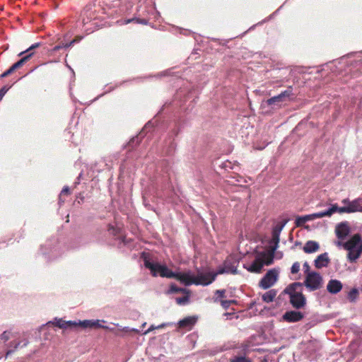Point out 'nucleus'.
Instances as JSON below:
<instances>
[{
  "label": "nucleus",
  "instance_id": "f257e3e1",
  "mask_svg": "<svg viewBox=\"0 0 362 362\" xmlns=\"http://www.w3.org/2000/svg\"><path fill=\"white\" fill-rule=\"evenodd\" d=\"M145 266L151 270L153 276H156L159 274L160 276L163 277L174 278L186 286L193 284L197 285H208L215 279L217 274L228 272L225 269H221L216 273H204L199 271L197 275L195 276L192 275L190 272L185 273H174L165 266L160 265L159 264H153L148 260L145 261Z\"/></svg>",
  "mask_w": 362,
  "mask_h": 362
},
{
  "label": "nucleus",
  "instance_id": "f03ea898",
  "mask_svg": "<svg viewBox=\"0 0 362 362\" xmlns=\"http://www.w3.org/2000/svg\"><path fill=\"white\" fill-rule=\"evenodd\" d=\"M40 46V43H35L28 48L25 51L20 53V56L26 54L19 61L14 63L9 69L5 71L0 75V80L4 81L6 78H8V83L4 85L0 89V90H8L11 87L18 81V77L16 74V71L21 68L26 62H28L33 55L32 52L34 49L37 48Z\"/></svg>",
  "mask_w": 362,
  "mask_h": 362
},
{
  "label": "nucleus",
  "instance_id": "7ed1b4c3",
  "mask_svg": "<svg viewBox=\"0 0 362 362\" xmlns=\"http://www.w3.org/2000/svg\"><path fill=\"white\" fill-rule=\"evenodd\" d=\"M344 248L348 251L347 257L351 262H355L362 252V240L359 234L354 235L344 243Z\"/></svg>",
  "mask_w": 362,
  "mask_h": 362
},
{
  "label": "nucleus",
  "instance_id": "20e7f679",
  "mask_svg": "<svg viewBox=\"0 0 362 362\" xmlns=\"http://www.w3.org/2000/svg\"><path fill=\"white\" fill-rule=\"evenodd\" d=\"M286 223V221H285V222L282 225H278L275 226L274 228L273 229L272 238L271 240L270 243L274 245L270 246V251L269 254L263 252V256L267 257L269 259L267 261H266L267 265H269L273 261L274 252L277 249L279 243L280 233Z\"/></svg>",
  "mask_w": 362,
  "mask_h": 362
},
{
  "label": "nucleus",
  "instance_id": "39448f33",
  "mask_svg": "<svg viewBox=\"0 0 362 362\" xmlns=\"http://www.w3.org/2000/svg\"><path fill=\"white\" fill-rule=\"evenodd\" d=\"M322 278L317 272L308 273L305 276V286L311 291H315L322 286Z\"/></svg>",
  "mask_w": 362,
  "mask_h": 362
},
{
  "label": "nucleus",
  "instance_id": "423d86ee",
  "mask_svg": "<svg viewBox=\"0 0 362 362\" xmlns=\"http://www.w3.org/2000/svg\"><path fill=\"white\" fill-rule=\"evenodd\" d=\"M278 272L275 269L269 270L259 282V286L264 289L269 288L277 281Z\"/></svg>",
  "mask_w": 362,
  "mask_h": 362
},
{
  "label": "nucleus",
  "instance_id": "0eeeda50",
  "mask_svg": "<svg viewBox=\"0 0 362 362\" xmlns=\"http://www.w3.org/2000/svg\"><path fill=\"white\" fill-rule=\"evenodd\" d=\"M315 74L316 76H315V79L320 81V83L317 86V88H322L323 87L321 84L328 83L334 79V75L331 74L330 70L327 67H324L320 70H317Z\"/></svg>",
  "mask_w": 362,
  "mask_h": 362
},
{
  "label": "nucleus",
  "instance_id": "6e6552de",
  "mask_svg": "<svg viewBox=\"0 0 362 362\" xmlns=\"http://www.w3.org/2000/svg\"><path fill=\"white\" fill-rule=\"evenodd\" d=\"M288 294L290 302L295 308L299 309L305 305V298L300 292L294 291Z\"/></svg>",
  "mask_w": 362,
  "mask_h": 362
},
{
  "label": "nucleus",
  "instance_id": "1a4fd4ad",
  "mask_svg": "<svg viewBox=\"0 0 362 362\" xmlns=\"http://www.w3.org/2000/svg\"><path fill=\"white\" fill-rule=\"evenodd\" d=\"M289 97L290 95L288 92H282L278 95L272 96L267 100L265 103L271 106H280L283 103L286 102Z\"/></svg>",
  "mask_w": 362,
  "mask_h": 362
},
{
  "label": "nucleus",
  "instance_id": "9d476101",
  "mask_svg": "<svg viewBox=\"0 0 362 362\" xmlns=\"http://www.w3.org/2000/svg\"><path fill=\"white\" fill-rule=\"evenodd\" d=\"M335 233L338 239L345 240L350 233V227L346 222H342L337 225Z\"/></svg>",
  "mask_w": 362,
  "mask_h": 362
},
{
  "label": "nucleus",
  "instance_id": "9b49d317",
  "mask_svg": "<svg viewBox=\"0 0 362 362\" xmlns=\"http://www.w3.org/2000/svg\"><path fill=\"white\" fill-rule=\"evenodd\" d=\"M268 259H269L267 257L263 256V252H262L260 254V256L254 261V262L252 263V264L251 265L250 268L248 270L252 272H260L263 265L267 264L266 261H267Z\"/></svg>",
  "mask_w": 362,
  "mask_h": 362
},
{
  "label": "nucleus",
  "instance_id": "f8f14e48",
  "mask_svg": "<svg viewBox=\"0 0 362 362\" xmlns=\"http://www.w3.org/2000/svg\"><path fill=\"white\" fill-rule=\"evenodd\" d=\"M342 288V284L336 279L330 280L327 286V289L329 293L336 294L339 293Z\"/></svg>",
  "mask_w": 362,
  "mask_h": 362
},
{
  "label": "nucleus",
  "instance_id": "ddd939ff",
  "mask_svg": "<svg viewBox=\"0 0 362 362\" xmlns=\"http://www.w3.org/2000/svg\"><path fill=\"white\" fill-rule=\"evenodd\" d=\"M303 315L300 312L298 311H289L286 312L284 315L283 318L288 322H297L303 318Z\"/></svg>",
  "mask_w": 362,
  "mask_h": 362
},
{
  "label": "nucleus",
  "instance_id": "4468645a",
  "mask_svg": "<svg viewBox=\"0 0 362 362\" xmlns=\"http://www.w3.org/2000/svg\"><path fill=\"white\" fill-rule=\"evenodd\" d=\"M329 262V259L327 253L322 254L319 255L317 259L315 260V266L317 269H321L322 267H325L328 265Z\"/></svg>",
  "mask_w": 362,
  "mask_h": 362
},
{
  "label": "nucleus",
  "instance_id": "2eb2a0df",
  "mask_svg": "<svg viewBox=\"0 0 362 362\" xmlns=\"http://www.w3.org/2000/svg\"><path fill=\"white\" fill-rule=\"evenodd\" d=\"M196 322H197V317H187L179 322V327L180 328L191 329L192 327L195 324Z\"/></svg>",
  "mask_w": 362,
  "mask_h": 362
},
{
  "label": "nucleus",
  "instance_id": "dca6fc26",
  "mask_svg": "<svg viewBox=\"0 0 362 362\" xmlns=\"http://www.w3.org/2000/svg\"><path fill=\"white\" fill-rule=\"evenodd\" d=\"M320 248L319 244L315 241H308L304 247H303V251L305 253H312L317 252Z\"/></svg>",
  "mask_w": 362,
  "mask_h": 362
},
{
  "label": "nucleus",
  "instance_id": "f3484780",
  "mask_svg": "<svg viewBox=\"0 0 362 362\" xmlns=\"http://www.w3.org/2000/svg\"><path fill=\"white\" fill-rule=\"evenodd\" d=\"M99 320H86L83 321H79L78 325L83 327H103V328H107V327L102 326L99 324Z\"/></svg>",
  "mask_w": 362,
  "mask_h": 362
},
{
  "label": "nucleus",
  "instance_id": "a211bd4d",
  "mask_svg": "<svg viewBox=\"0 0 362 362\" xmlns=\"http://www.w3.org/2000/svg\"><path fill=\"white\" fill-rule=\"evenodd\" d=\"M316 215H317V213L310 214V215H307L303 217H298L296 219V224L297 226H300L302 224H303L304 223H305L307 221L313 220L315 218H318V217H317Z\"/></svg>",
  "mask_w": 362,
  "mask_h": 362
},
{
  "label": "nucleus",
  "instance_id": "6ab92c4d",
  "mask_svg": "<svg viewBox=\"0 0 362 362\" xmlns=\"http://www.w3.org/2000/svg\"><path fill=\"white\" fill-rule=\"evenodd\" d=\"M339 207L337 205L334 204L330 208L329 210L322 212V213H317L316 216L318 218H322L324 216H330L333 213L338 211Z\"/></svg>",
  "mask_w": 362,
  "mask_h": 362
},
{
  "label": "nucleus",
  "instance_id": "aec40b11",
  "mask_svg": "<svg viewBox=\"0 0 362 362\" xmlns=\"http://www.w3.org/2000/svg\"><path fill=\"white\" fill-rule=\"evenodd\" d=\"M347 209L349 210V213H353V212H356L358 211H359V209H360L359 199H356L351 202H349Z\"/></svg>",
  "mask_w": 362,
  "mask_h": 362
},
{
  "label": "nucleus",
  "instance_id": "412c9836",
  "mask_svg": "<svg viewBox=\"0 0 362 362\" xmlns=\"http://www.w3.org/2000/svg\"><path fill=\"white\" fill-rule=\"evenodd\" d=\"M276 295V292L274 290H270L262 296V299L267 303L272 302Z\"/></svg>",
  "mask_w": 362,
  "mask_h": 362
},
{
  "label": "nucleus",
  "instance_id": "4be33fe9",
  "mask_svg": "<svg viewBox=\"0 0 362 362\" xmlns=\"http://www.w3.org/2000/svg\"><path fill=\"white\" fill-rule=\"evenodd\" d=\"M49 324H52L60 329H66V320H64L61 318H55L53 321L49 322Z\"/></svg>",
  "mask_w": 362,
  "mask_h": 362
},
{
  "label": "nucleus",
  "instance_id": "5701e85b",
  "mask_svg": "<svg viewBox=\"0 0 362 362\" xmlns=\"http://www.w3.org/2000/svg\"><path fill=\"white\" fill-rule=\"evenodd\" d=\"M302 286V284L300 283H294V284H292L291 285H290L285 291L286 293H291L292 291H297L298 288L299 287H301Z\"/></svg>",
  "mask_w": 362,
  "mask_h": 362
},
{
  "label": "nucleus",
  "instance_id": "b1692460",
  "mask_svg": "<svg viewBox=\"0 0 362 362\" xmlns=\"http://www.w3.org/2000/svg\"><path fill=\"white\" fill-rule=\"evenodd\" d=\"M302 286V284L300 283H294V284H292L291 285H290L285 291L286 293H291L292 291H297L298 288L299 287H301Z\"/></svg>",
  "mask_w": 362,
  "mask_h": 362
},
{
  "label": "nucleus",
  "instance_id": "393cba45",
  "mask_svg": "<svg viewBox=\"0 0 362 362\" xmlns=\"http://www.w3.org/2000/svg\"><path fill=\"white\" fill-rule=\"evenodd\" d=\"M358 295V291L356 288H353L351 291H349L348 294V298L351 302H354L356 299L357 298V296Z\"/></svg>",
  "mask_w": 362,
  "mask_h": 362
},
{
  "label": "nucleus",
  "instance_id": "a878e982",
  "mask_svg": "<svg viewBox=\"0 0 362 362\" xmlns=\"http://www.w3.org/2000/svg\"><path fill=\"white\" fill-rule=\"evenodd\" d=\"M230 362H251L249 359L243 356H237L230 359Z\"/></svg>",
  "mask_w": 362,
  "mask_h": 362
},
{
  "label": "nucleus",
  "instance_id": "bb28decb",
  "mask_svg": "<svg viewBox=\"0 0 362 362\" xmlns=\"http://www.w3.org/2000/svg\"><path fill=\"white\" fill-rule=\"evenodd\" d=\"M299 269H300V265L298 262H296L292 265L291 272L292 274H296L299 272Z\"/></svg>",
  "mask_w": 362,
  "mask_h": 362
},
{
  "label": "nucleus",
  "instance_id": "cd10ccee",
  "mask_svg": "<svg viewBox=\"0 0 362 362\" xmlns=\"http://www.w3.org/2000/svg\"><path fill=\"white\" fill-rule=\"evenodd\" d=\"M170 291L172 292L177 293V292H185L186 289H185V288H178L175 285H171Z\"/></svg>",
  "mask_w": 362,
  "mask_h": 362
},
{
  "label": "nucleus",
  "instance_id": "c85d7f7f",
  "mask_svg": "<svg viewBox=\"0 0 362 362\" xmlns=\"http://www.w3.org/2000/svg\"><path fill=\"white\" fill-rule=\"evenodd\" d=\"M187 300H188V297H187V296L182 297V298H177L176 299V301L178 304L184 303L187 302Z\"/></svg>",
  "mask_w": 362,
  "mask_h": 362
},
{
  "label": "nucleus",
  "instance_id": "c756f323",
  "mask_svg": "<svg viewBox=\"0 0 362 362\" xmlns=\"http://www.w3.org/2000/svg\"><path fill=\"white\" fill-rule=\"evenodd\" d=\"M66 328L69 327L78 326V322H74V321H66Z\"/></svg>",
  "mask_w": 362,
  "mask_h": 362
},
{
  "label": "nucleus",
  "instance_id": "7c9ffc66",
  "mask_svg": "<svg viewBox=\"0 0 362 362\" xmlns=\"http://www.w3.org/2000/svg\"><path fill=\"white\" fill-rule=\"evenodd\" d=\"M1 338L5 341H8L10 338L9 333H8L7 332H4L3 334L1 335Z\"/></svg>",
  "mask_w": 362,
  "mask_h": 362
},
{
  "label": "nucleus",
  "instance_id": "2f4dec72",
  "mask_svg": "<svg viewBox=\"0 0 362 362\" xmlns=\"http://www.w3.org/2000/svg\"><path fill=\"white\" fill-rule=\"evenodd\" d=\"M303 267L305 268V273L307 275L308 273H311L312 272H310V266L307 262H305L303 264Z\"/></svg>",
  "mask_w": 362,
  "mask_h": 362
},
{
  "label": "nucleus",
  "instance_id": "473e14b6",
  "mask_svg": "<svg viewBox=\"0 0 362 362\" xmlns=\"http://www.w3.org/2000/svg\"><path fill=\"white\" fill-rule=\"evenodd\" d=\"M338 212L340 213V214L349 213V210L347 209V206L339 207Z\"/></svg>",
  "mask_w": 362,
  "mask_h": 362
},
{
  "label": "nucleus",
  "instance_id": "72a5a7b5",
  "mask_svg": "<svg viewBox=\"0 0 362 362\" xmlns=\"http://www.w3.org/2000/svg\"><path fill=\"white\" fill-rule=\"evenodd\" d=\"M230 301L228 300H221V305L223 308H226L229 306Z\"/></svg>",
  "mask_w": 362,
  "mask_h": 362
},
{
  "label": "nucleus",
  "instance_id": "f704fd0d",
  "mask_svg": "<svg viewBox=\"0 0 362 362\" xmlns=\"http://www.w3.org/2000/svg\"><path fill=\"white\" fill-rule=\"evenodd\" d=\"M344 240H339L338 239L337 241L335 242V244L338 247L342 246L344 247V242H343Z\"/></svg>",
  "mask_w": 362,
  "mask_h": 362
},
{
  "label": "nucleus",
  "instance_id": "c9c22d12",
  "mask_svg": "<svg viewBox=\"0 0 362 362\" xmlns=\"http://www.w3.org/2000/svg\"><path fill=\"white\" fill-rule=\"evenodd\" d=\"M163 326H164L163 325H161L157 327V328L163 327ZM155 329H156V327L152 325L144 334H146Z\"/></svg>",
  "mask_w": 362,
  "mask_h": 362
},
{
  "label": "nucleus",
  "instance_id": "e433bc0d",
  "mask_svg": "<svg viewBox=\"0 0 362 362\" xmlns=\"http://www.w3.org/2000/svg\"><path fill=\"white\" fill-rule=\"evenodd\" d=\"M20 343L19 342H11L10 343V346H13L14 349H17L19 346Z\"/></svg>",
  "mask_w": 362,
  "mask_h": 362
},
{
  "label": "nucleus",
  "instance_id": "4c0bfd02",
  "mask_svg": "<svg viewBox=\"0 0 362 362\" xmlns=\"http://www.w3.org/2000/svg\"><path fill=\"white\" fill-rule=\"evenodd\" d=\"M69 192V189L68 187H65L62 189V194H67Z\"/></svg>",
  "mask_w": 362,
  "mask_h": 362
},
{
  "label": "nucleus",
  "instance_id": "58836bf2",
  "mask_svg": "<svg viewBox=\"0 0 362 362\" xmlns=\"http://www.w3.org/2000/svg\"><path fill=\"white\" fill-rule=\"evenodd\" d=\"M216 293L218 294L219 296H221V297L224 296V291H217Z\"/></svg>",
  "mask_w": 362,
  "mask_h": 362
},
{
  "label": "nucleus",
  "instance_id": "ea45409f",
  "mask_svg": "<svg viewBox=\"0 0 362 362\" xmlns=\"http://www.w3.org/2000/svg\"><path fill=\"white\" fill-rule=\"evenodd\" d=\"M342 202H343V203H344V204H347V206H348V205H349V202H349L348 199H344V200L342 201Z\"/></svg>",
  "mask_w": 362,
  "mask_h": 362
},
{
  "label": "nucleus",
  "instance_id": "a19ab883",
  "mask_svg": "<svg viewBox=\"0 0 362 362\" xmlns=\"http://www.w3.org/2000/svg\"><path fill=\"white\" fill-rule=\"evenodd\" d=\"M13 351L11 350H8L6 354V356L7 357L8 355H10Z\"/></svg>",
  "mask_w": 362,
  "mask_h": 362
},
{
  "label": "nucleus",
  "instance_id": "79ce46f5",
  "mask_svg": "<svg viewBox=\"0 0 362 362\" xmlns=\"http://www.w3.org/2000/svg\"><path fill=\"white\" fill-rule=\"evenodd\" d=\"M4 95V93L2 92H0V100H1L3 98Z\"/></svg>",
  "mask_w": 362,
  "mask_h": 362
},
{
  "label": "nucleus",
  "instance_id": "37998d69",
  "mask_svg": "<svg viewBox=\"0 0 362 362\" xmlns=\"http://www.w3.org/2000/svg\"><path fill=\"white\" fill-rule=\"evenodd\" d=\"M59 48H60L59 46H56V47H54V50H58Z\"/></svg>",
  "mask_w": 362,
  "mask_h": 362
},
{
  "label": "nucleus",
  "instance_id": "c03bdc74",
  "mask_svg": "<svg viewBox=\"0 0 362 362\" xmlns=\"http://www.w3.org/2000/svg\"><path fill=\"white\" fill-rule=\"evenodd\" d=\"M76 41H78V40H74L72 42H71L70 45H71V44H73L74 42H76Z\"/></svg>",
  "mask_w": 362,
  "mask_h": 362
},
{
  "label": "nucleus",
  "instance_id": "a18cd8bd",
  "mask_svg": "<svg viewBox=\"0 0 362 362\" xmlns=\"http://www.w3.org/2000/svg\"><path fill=\"white\" fill-rule=\"evenodd\" d=\"M231 272H232V273H233V274H235V273H236V269H233V270L231 271Z\"/></svg>",
  "mask_w": 362,
  "mask_h": 362
},
{
  "label": "nucleus",
  "instance_id": "49530a36",
  "mask_svg": "<svg viewBox=\"0 0 362 362\" xmlns=\"http://www.w3.org/2000/svg\"><path fill=\"white\" fill-rule=\"evenodd\" d=\"M110 230H113V231H115V229L114 227H111V228H110Z\"/></svg>",
  "mask_w": 362,
  "mask_h": 362
},
{
  "label": "nucleus",
  "instance_id": "de8ad7c7",
  "mask_svg": "<svg viewBox=\"0 0 362 362\" xmlns=\"http://www.w3.org/2000/svg\"><path fill=\"white\" fill-rule=\"evenodd\" d=\"M302 77H303V79H306L305 78V75H303Z\"/></svg>",
  "mask_w": 362,
  "mask_h": 362
},
{
  "label": "nucleus",
  "instance_id": "09e8293b",
  "mask_svg": "<svg viewBox=\"0 0 362 362\" xmlns=\"http://www.w3.org/2000/svg\"><path fill=\"white\" fill-rule=\"evenodd\" d=\"M359 211H362V207L359 209Z\"/></svg>",
  "mask_w": 362,
  "mask_h": 362
},
{
  "label": "nucleus",
  "instance_id": "8fccbe9b",
  "mask_svg": "<svg viewBox=\"0 0 362 362\" xmlns=\"http://www.w3.org/2000/svg\"><path fill=\"white\" fill-rule=\"evenodd\" d=\"M67 218H69V216H67ZM66 222H69V219L66 220Z\"/></svg>",
  "mask_w": 362,
  "mask_h": 362
}]
</instances>
